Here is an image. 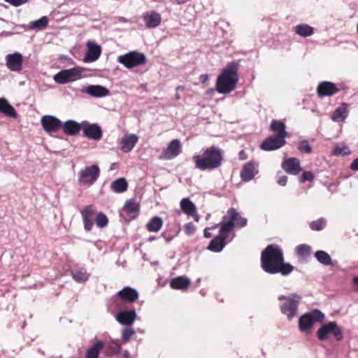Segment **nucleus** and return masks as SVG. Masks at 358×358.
<instances>
[{
  "label": "nucleus",
  "mask_w": 358,
  "mask_h": 358,
  "mask_svg": "<svg viewBox=\"0 0 358 358\" xmlns=\"http://www.w3.org/2000/svg\"><path fill=\"white\" fill-rule=\"evenodd\" d=\"M298 150L303 153L310 154L313 152L311 146L309 145L308 141L303 140L299 141Z\"/></svg>",
  "instance_id": "45"
},
{
  "label": "nucleus",
  "mask_w": 358,
  "mask_h": 358,
  "mask_svg": "<svg viewBox=\"0 0 358 358\" xmlns=\"http://www.w3.org/2000/svg\"><path fill=\"white\" fill-rule=\"evenodd\" d=\"M163 225V221L161 217L155 216L152 217L146 224V229L150 232L159 231Z\"/></svg>",
  "instance_id": "35"
},
{
  "label": "nucleus",
  "mask_w": 358,
  "mask_h": 358,
  "mask_svg": "<svg viewBox=\"0 0 358 358\" xmlns=\"http://www.w3.org/2000/svg\"><path fill=\"white\" fill-rule=\"evenodd\" d=\"M331 334L337 341H341L343 338V331L336 322L322 324L318 329L317 336L320 341H325Z\"/></svg>",
  "instance_id": "8"
},
{
  "label": "nucleus",
  "mask_w": 358,
  "mask_h": 358,
  "mask_svg": "<svg viewBox=\"0 0 358 358\" xmlns=\"http://www.w3.org/2000/svg\"><path fill=\"white\" fill-rule=\"evenodd\" d=\"M117 296L122 302L132 303L138 299L139 294L132 287H124L117 293Z\"/></svg>",
  "instance_id": "17"
},
{
  "label": "nucleus",
  "mask_w": 358,
  "mask_h": 358,
  "mask_svg": "<svg viewBox=\"0 0 358 358\" xmlns=\"http://www.w3.org/2000/svg\"><path fill=\"white\" fill-rule=\"evenodd\" d=\"M324 314L319 310L306 313L301 315L299 320V328L302 332H308L316 322L322 321Z\"/></svg>",
  "instance_id": "7"
},
{
  "label": "nucleus",
  "mask_w": 358,
  "mask_h": 358,
  "mask_svg": "<svg viewBox=\"0 0 358 358\" xmlns=\"http://www.w3.org/2000/svg\"><path fill=\"white\" fill-rule=\"evenodd\" d=\"M82 72L80 67L62 70L54 76V80L57 83L66 84L80 79Z\"/></svg>",
  "instance_id": "10"
},
{
  "label": "nucleus",
  "mask_w": 358,
  "mask_h": 358,
  "mask_svg": "<svg viewBox=\"0 0 358 358\" xmlns=\"http://www.w3.org/2000/svg\"><path fill=\"white\" fill-rule=\"evenodd\" d=\"M227 215L229 220H226L227 217L224 216L223 221L221 223H230L231 224V231L235 227L242 228L247 225V220L242 217L235 208H231L229 209Z\"/></svg>",
  "instance_id": "13"
},
{
  "label": "nucleus",
  "mask_w": 358,
  "mask_h": 358,
  "mask_svg": "<svg viewBox=\"0 0 358 358\" xmlns=\"http://www.w3.org/2000/svg\"><path fill=\"white\" fill-rule=\"evenodd\" d=\"M95 222L97 227L103 228L107 226L108 223V220L107 216L103 213L101 212L96 214Z\"/></svg>",
  "instance_id": "43"
},
{
  "label": "nucleus",
  "mask_w": 358,
  "mask_h": 358,
  "mask_svg": "<svg viewBox=\"0 0 358 358\" xmlns=\"http://www.w3.org/2000/svg\"><path fill=\"white\" fill-rule=\"evenodd\" d=\"M103 348V343L100 341H96L87 350L85 358H98Z\"/></svg>",
  "instance_id": "34"
},
{
  "label": "nucleus",
  "mask_w": 358,
  "mask_h": 358,
  "mask_svg": "<svg viewBox=\"0 0 358 358\" xmlns=\"http://www.w3.org/2000/svg\"><path fill=\"white\" fill-rule=\"evenodd\" d=\"M352 282H353L354 285H355L357 287V290H358V275L355 276L353 278Z\"/></svg>",
  "instance_id": "57"
},
{
  "label": "nucleus",
  "mask_w": 358,
  "mask_h": 358,
  "mask_svg": "<svg viewBox=\"0 0 358 358\" xmlns=\"http://www.w3.org/2000/svg\"><path fill=\"white\" fill-rule=\"evenodd\" d=\"M136 316L137 315L134 309L122 310L117 313L116 320L121 324L130 326L135 321Z\"/></svg>",
  "instance_id": "21"
},
{
  "label": "nucleus",
  "mask_w": 358,
  "mask_h": 358,
  "mask_svg": "<svg viewBox=\"0 0 358 358\" xmlns=\"http://www.w3.org/2000/svg\"><path fill=\"white\" fill-rule=\"evenodd\" d=\"M48 24V18L43 16L40 19L31 22L29 23V29L32 30H43L47 27Z\"/></svg>",
  "instance_id": "38"
},
{
  "label": "nucleus",
  "mask_w": 358,
  "mask_h": 358,
  "mask_svg": "<svg viewBox=\"0 0 358 358\" xmlns=\"http://www.w3.org/2000/svg\"><path fill=\"white\" fill-rule=\"evenodd\" d=\"M22 56L20 53L8 55L6 57V65L13 71H20L22 65Z\"/></svg>",
  "instance_id": "23"
},
{
  "label": "nucleus",
  "mask_w": 358,
  "mask_h": 358,
  "mask_svg": "<svg viewBox=\"0 0 358 358\" xmlns=\"http://www.w3.org/2000/svg\"><path fill=\"white\" fill-rule=\"evenodd\" d=\"M184 231L188 236L193 235L196 231V226L192 222L187 223L184 225Z\"/></svg>",
  "instance_id": "48"
},
{
  "label": "nucleus",
  "mask_w": 358,
  "mask_h": 358,
  "mask_svg": "<svg viewBox=\"0 0 358 358\" xmlns=\"http://www.w3.org/2000/svg\"><path fill=\"white\" fill-rule=\"evenodd\" d=\"M295 32L303 37L310 36L314 33V29L307 24H300L295 27Z\"/></svg>",
  "instance_id": "37"
},
{
  "label": "nucleus",
  "mask_w": 358,
  "mask_h": 358,
  "mask_svg": "<svg viewBox=\"0 0 358 358\" xmlns=\"http://www.w3.org/2000/svg\"><path fill=\"white\" fill-rule=\"evenodd\" d=\"M286 143L285 139L273 135L266 138L262 143L261 148L266 151H272L278 150Z\"/></svg>",
  "instance_id": "16"
},
{
  "label": "nucleus",
  "mask_w": 358,
  "mask_h": 358,
  "mask_svg": "<svg viewBox=\"0 0 358 358\" xmlns=\"http://www.w3.org/2000/svg\"><path fill=\"white\" fill-rule=\"evenodd\" d=\"M219 234L210 242L208 249L214 252H219L222 250L226 245L225 240L231 232V224L230 223H220Z\"/></svg>",
  "instance_id": "4"
},
{
  "label": "nucleus",
  "mask_w": 358,
  "mask_h": 358,
  "mask_svg": "<svg viewBox=\"0 0 358 358\" xmlns=\"http://www.w3.org/2000/svg\"><path fill=\"white\" fill-rule=\"evenodd\" d=\"M281 166L286 173L291 175H297L301 171L300 161L296 157L285 159Z\"/></svg>",
  "instance_id": "19"
},
{
  "label": "nucleus",
  "mask_w": 358,
  "mask_h": 358,
  "mask_svg": "<svg viewBox=\"0 0 358 358\" xmlns=\"http://www.w3.org/2000/svg\"><path fill=\"white\" fill-rule=\"evenodd\" d=\"M80 213L85 231H91L94 225L93 220L96 215L94 206L92 205L85 206Z\"/></svg>",
  "instance_id": "18"
},
{
  "label": "nucleus",
  "mask_w": 358,
  "mask_h": 358,
  "mask_svg": "<svg viewBox=\"0 0 358 358\" xmlns=\"http://www.w3.org/2000/svg\"><path fill=\"white\" fill-rule=\"evenodd\" d=\"M348 104L343 103L341 106L334 110L331 119L335 122L343 121L348 116Z\"/></svg>",
  "instance_id": "33"
},
{
  "label": "nucleus",
  "mask_w": 358,
  "mask_h": 358,
  "mask_svg": "<svg viewBox=\"0 0 358 358\" xmlns=\"http://www.w3.org/2000/svg\"><path fill=\"white\" fill-rule=\"evenodd\" d=\"M238 158L240 160H245L248 158V155L244 150H241L238 152Z\"/></svg>",
  "instance_id": "53"
},
{
  "label": "nucleus",
  "mask_w": 358,
  "mask_h": 358,
  "mask_svg": "<svg viewBox=\"0 0 358 358\" xmlns=\"http://www.w3.org/2000/svg\"><path fill=\"white\" fill-rule=\"evenodd\" d=\"M184 90H185V87L183 86H181V85L178 86L176 87V95H175L176 100H180V95L178 93V91H180H180H183Z\"/></svg>",
  "instance_id": "52"
},
{
  "label": "nucleus",
  "mask_w": 358,
  "mask_h": 358,
  "mask_svg": "<svg viewBox=\"0 0 358 358\" xmlns=\"http://www.w3.org/2000/svg\"><path fill=\"white\" fill-rule=\"evenodd\" d=\"M124 355V358H129V352H128L127 351H125V352H124V355Z\"/></svg>",
  "instance_id": "58"
},
{
  "label": "nucleus",
  "mask_w": 358,
  "mask_h": 358,
  "mask_svg": "<svg viewBox=\"0 0 358 358\" xmlns=\"http://www.w3.org/2000/svg\"><path fill=\"white\" fill-rule=\"evenodd\" d=\"M195 166L201 171L214 170L222 165L223 156L221 150L216 146H210L203 150L201 155L193 156Z\"/></svg>",
  "instance_id": "3"
},
{
  "label": "nucleus",
  "mask_w": 358,
  "mask_h": 358,
  "mask_svg": "<svg viewBox=\"0 0 358 358\" xmlns=\"http://www.w3.org/2000/svg\"><path fill=\"white\" fill-rule=\"evenodd\" d=\"M136 334L135 330L131 327H127L122 330V340L123 343H127L130 341L131 336Z\"/></svg>",
  "instance_id": "44"
},
{
  "label": "nucleus",
  "mask_w": 358,
  "mask_h": 358,
  "mask_svg": "<svg viewBox=\"0 0 358 358\" xmlns=\"http://www.w3.org/2000/svg\"><path fill=\"white\" fill-rule=\"evenodd\" d=\"M120 350V345L118 344H115V346L113 348V353L117 354Z\"/></svg>",
  "instance_id": "56"
},
{
  "label": "nucleus",
  "mask_w": 358,
  "mask_h": 358,
  "mask_svg": "<svg viewBox=\"0 0 358 358\" xmlns=\"http://www.w3.org/2000/svg\"><path fill=\"white\" fill-rule=\"evenodd\" d=\"M63 131L69 136H76L82 129V124H79L74 120H67L62 123Z\"/></svg>",
  "instance_id": "27"
},
{
  "label": "nucleus",
  "mask_w": 358,
  "mask_h": 358,
  "mask_svg": "<svg viewBox=\"0 0 358 358\" xmlns=\"http://www.w3.org/2000/svg\"><path fill=\"white\" fill-rule=\"evenodd\" d=\"M0 113L14 119L17 117V113L14 107L4 98H0Z\"/></svg>",
  "instance_id": "31"
},
{
  "label": "nucleus",
  "mask_w": 358,
  "mask_h": 358,
  "mask_svg": "<svg viewBox=\"0 0 358 358\" xmlns=\"http://www.w3.org/2000/svg\"><path fill=\"white\" fill-rule=\"evenodd\" d=\"M350 169L354 171H358V157L354 159L351 163Z\"/></svg>",
  "instance_id": "51"
},
{
  "label": "nucleus",
  "mask_w": 358,
  "mask_h": 358,
  "mask_svg": "<svg viewBox=\"0 0 358 358\" xmlns=\"http://www.w3.org/2000/svg\"><path fill=\"white\" fill-rule=\"evenodd\" d=\"M257 173L258 171L256 169L255 164L253 162H248L243 166L240 176L243 181L248 182L252 180Z\"/></svg>",
  "instance_id": "26"
},
{
  "label": "nucleus",
  "mask_w": 358,
  "mask_h": 358,
  "mask_svg": "<svg viewBox=\"0 0 358 358\" xmlns=\"http://www.w3.org/2000/svg\"><path fill=\"white\" fill-rule=\"evenodd\" d=\"M128 184L124 178L114 180L110 185V189L116 193H122L127 189Z\"/></svg>",
  "instance_id": "36"
},
{
  "label": "nucleus",
  "mask_w": 358,
  "mask_h": 358,
  "mask_svg": "<svg viewBox=\"0 0 358 358\" xmlns=\"http://www.w3.org/2000/svg\"><path fill=\"white\" fill-rule=\"evenodd\" d=\"M315 257L317 259V260L326 266H330L333 265L332 260L329 255L323 251V250H318L315 252Z\"/></svg>",
  "instance_id": "40"
},
{
  "label": "nucleus",
  "mask_w": 358,
  "mask_h": 358,
  "mask_svg": "<svg viewBox=\"0 0 358 358\" xmlns=\"http://www.w3.org/2000/svg\"><path fill=\"white\" fill-rule=\"evenodd\" d=\"M143 18L146 27L148 28L157 27L162 22L161 15L155 10L145 13Z\"/></svg>",
  "instance_id": "22"
},
{
  "label": "nucleus",
  "mask_w": 358,
  "mask_h": 358,
  "mask_svg": "<svg viewBox=\"0 0 358 358\" xmlns=\"http://www.w3.org/2000/svg\"><path fill=\"white\" fill-rule=\"evenodd\" d=\"M208 94H211L213 93V90L210 89V90H208L206 92Z\"/></svg>",
  "instance_id": "59"
},
{
  "label": "nucleus",
  "mask_w": 358,
  "mask_h": 358,
  "mask_svg": "<svg viewBox=\"0 0 358 358\" xmlns=\"http://www.w3.org/2000/svg\"><path fill=\"white\" fill-rule=\"evenodd\" d=\"M341 90V88L338 87L335 83L330 81H322L317 87V94L319 98L332 96Z\"/></svg>",
  "instance_id": "12"
},
{
  "label": "nucleus",
  "mask_w": 358,
  "mask_h": 358,
  "mask_svg": "<svg viewBox=\"0 0 358 358\" xmlns=\"http://www.w3.org/2000/svg\"><path fill=\"white\" fill-rule=\"evenodd\" d=\"M43 129L48 132H57L62 127V122L58 118L52 115H44L41 120Z\"/></svg>",
  "instance_id": "15"
},
{
  "label": "nucleus",
  "mask_w": 358,
  "mask_h": 358,
  "mask_svg": "<svg viewBox=\"0 0 358 358\" xmlns=\"http://www.w3.org/2000/svg\"><path fill=\"white\" fill-rule=\"evenodd\" d=\"M138 140V138L135 134L125 135L121 141V150L124 152H130L136 145Z\"/></svg>",
  "instance_id": "30"
},
{
  "label": "nucleus",
  "mask_w": 358,
  "mask_h": 358,
  "mask_svg": "<svg viewBox=\"0 0 358 358\" xmlns=\"http://www.w3.org/2000/svg\"><path fill=\"white\" fill-rule=\"evenodd\" d=\"M287 182V177L286 176H282L279 177L278 179V184L281 186H285Z\"/></svg>",
  "instance_id": "50"
},
{
  "label": "nucleus",
  "mask_w": 358,
  "mask_h": 358,
  "mask_svg": "<svg viewBox=\"0 0 358 358\" xmlns=\"http://www.w3.org/2000/svg\"><path fill=\"white\" fill-rule=\"evenodd\" d=\"M261 266L270 274L281 273L287 275L294 271V266L284 262L283 252L276 244H270L262 252Z\"/></svg>",
  "instance_id": "1"
},
{
  "label": "nucleus",
  "mask_w": 358,
  "mask_h": 358,
  "mask_svg": "<svg viewBox=\"0 0 358 358\" xmlns=\"http://www.w3.org/2000/svg\"><path fill=\"white\" fill-rule=\"evenodd\" d=\"M191 285V281L187 278L179 276L173 278L170 282V286L173 289H187Z\"/></svg>",
  "instance_id": "32"
},
{
  "label": "nucleus",
  "mask_w": 358,
  "mask_h": 358,
  "mask_svg": "<svg viewBox=\"0 0 358 358\" xmlns=\"http://www.w3.org/2000/svg\"><path fill=\"white\" fill-rule=\"evenodd\" d=\"M285 124L282 120H272L270 125V129L271 131L275 134V136L282 138L284 139H285V138L288 136L285 130Z\"/></svg>",
  "instance_id": "29"
},
{
  "label": "nucleus",
  "mask_w": 358,
  "mask_h": 358,
  "mask_svg": "<svg viewBox=\"0 0 358 358\" xmlns=\"http://www.w3.org/2000/svg\"><path fill=\"white\" fill-rule=\"evenodd\" d=\"M295 251L297 257L306 259L311 254V247L307 244H301L296 246Z\"/></svg>",
  "instance_id": "39"
},
{
  "label": "nucleus",
  "mask_w": 358,
  "mask_h": 358,
  "mask_svg": "<svg viewBox=\"0 0 358 358\" xmlns=\"http://www.w3.org/2000/svg\"><path fill=\"white\" fill-rule=\"evenodd\" d=\"M332 154L335 156H345L350 154V150L346 146H335Z\"/></svg>",
  "instance_id": "46"
},
{
  "label": "nucleus",
  "mask_w": 358,
  "mask_h": 358,
  "mask_svg": "<svg viewBox=\"0 0 358 358\" xmlns=\"http://www.w3.org/2000/svg\"><path fill=\"white\" fill-rule=\"evenodd\" d=\"M217 225H215L214 227H212L211 228H206L204 230V236L206 238H210L211 237V234L208 231L209 229H215Z\"/></svg>",
  "instance_id": "54"
},
{
  "label": "nucleus",
  "mask_w": 358,
  "mask_h": 358,
  "mask_svg": "<svg viewBox=\"0 0 358 358\" xmlns=\"http://www.w3.org/2000/svg\"><path fill=\"white\" fill-rule=\"evenodd\" d=\"M117 62L127 69H133L144 65L147 62L145 54L138 51H131L124 55H120L117 59Z\"/></svg>",
  "instance_id": "5"
},
{
  "label": "nucleus",
  "mask_w": 358,
  "mask_h": 358,
  "mask_svg": "<svg viewBox=\"0 0 358 358\" xmlns=\"http://www.w3.org/2000/svg\"><path fill=\"white\" fill-rule=\"evenodd\" d=\"M84 136L89 139L99 141L103 136L101 128L96 124H90L87 122L82 123Z\"/></svg>",
  "instance_id": "14"
},
{
  "label": "nucleus",
  "mask_w": 358,
  "mask_h": 358,
  "mask_svg": "<svg viewBox=\"0 0 358 358\" xmlns=\"http://www.w3.org/2000/svg\"><path fill=\"white\" fill-rule=\"evenodd\" d=\"M199 80L201 83H204L208 80V76L207 74H202L200 76Z\"/></svg>",
  "instance_id": "55"
},
{
  "label": "nucleus",
  "mask_w": 358,
  "mask_h": 358,
  "mask_svg": "<svg viewBox=\"0 0 358 358\" xmlns=\"http://www.w3.org/2000/svg\"><path fill=\"white\" fill-rule=\"evenodd\" d=\"M100 169L97 165H92L81 170L78 173V182L82 185H92L98 179Z\"/></svg>",
  "instance_id": "9"
},
{
  "label": "nucleus",
  "mask_w": 358,
  "mask_h": 358,
  "mask_svg": "<svg viewBox=\"0 0 358 358\" xmlns=\"http://www.w3.org/2000/svg\"><path fill=\"white\" fill-rule=\"evenodd\" d=\"M181 210L188 216H192L196 222H199V216L194 203L188 198L182 199L180 203Z\"/></svg>",
  "instance_id": "20"
},
{
  "label": "nucleus",
  "mask_w": 358,
  "mask_h": 358,
  "mask_svg": "<svg viewBox=\"0 0 358 358\" xmlns=\"http://www.w3.org/2000/svg\"><path fill=\"white\" fill-rule=\"evenodd\" d=\"M182 152V145L178 139L172 140L166 149H164L159 159L161 160H170L176 158Z\"/></svg>",
  "instance_id": "11"
},
{
  "label": "nucleus",
  "mask_w": 358,
  "mask_h": 358,
  "mask_svg": "<svg viewBox=\"0 0 358 358\" xmlns=\"http://www.w3.org/2000/svg\"><path fill=\"white\" fill-rule=\"evenodd\" d=\"M140 210V205L134 199H130L124 204L122 212L130 218H134L137 216Z\"/></svg>",
  "instance_id": "28"
},
{
  "label": "nucleus",
  "mask_w": 358,
  "mask_h": 358,
  "mask_svg": "<svg viewBox=\"0 0 358 358\" xmlns=\"http://www.w3.org/2000/svg\"><path fill=\"white\" fill-rule=\"evenodd\" d=\"M93 97H103L110 94V91L102 85H89L83 91Z\"/></svg>",
  "instance_id": "25"
},
{
  "label": "nucleus",
  "mask_w": 358,
  "mask_h": 358,
  "mask_svg": "<svg viewBox=\"0 0 358 358\" xmlns=\"http://www.w3.org/2000/svg\"><path fill=\"white\" fill-rule=\"evenodd\" d=\"M73 278L78 282H84L88 280L90 275L85 269H76L71 271Z\"/></svg>",
  "instance_id": "41"
},
{
  "label": "nucleus",
  "mask_w": 358,
  "mask_h": 358,
  "mask_svg": "<svg viewBox=\"0 0 358 358\" xmlns=\"http://www.w3.org/2000/svg\"><path fill=\"white\" fill-rule=\"evenodd\" d=\"M87 51L85 59V62H93L96 61L101 53V48L96 43L88 41L87 43Z\"/></svg>",
  "instance_id": "24"
},
{
  "label": "nucleus",
  "mask_w": 358,
  "mask_h": 358,
  "mask_svg": "<svg viewBox=\"0 0 358 358\" xmlns=\"http://www.w3.org/2000/svg\"><path fill=\"white\" fill-rule=\"evenodd\" d=\"M357 31L358 32V23H357Z\"/></svg>",
  "instance_id": "60"
},
{
  "label": "nucleus",
  "mask_w": 358,
  "mask_h": 358,
  "mask_svg": "<svg viewBox=\"0 0 358 358\" xmlns=\"http://www.w3.org/2000/svg\"><path fill=\"white\" fill-rule=\"evenodd\" d=\"M4 1L15 7H18L22 4L26 3L28 1V0H4Z\"/></svg>",
  "instance_id": "49"
},
{
  "label": "nucleus",
  "mask_w": 358,
  "mask_h": 358,
  "mask_svg": "<svg viewBox=\"0 0 358 358\" xmlns=\"http://www.w3.org/2000/svg\"><path fill=\"white\" fill-rule=\"evenodd\" d=\"M309 225L312 230L320 231L325 228L327 225V221L324 218H320L317 220L311 222Z\"/></svg>",
  "instance_id": "42"
},
{
  "label": "nucleus",
  "mask_w": 358,
  "mask_h": 358,
  "mask_svg": "<svg viewBox=\"0 0 358 358\" xmlns=\"http://www.w3.org/2000/svg\"><path fill=\"white\" fill-rule=\"evenodd\" d=\"M315 179V175L311 171H304L299 178L301 182L304 183L306 181H313Z\"/></svg>",
  "instance_id": "47"
},
{
  "label": "nucleus",
  "mask_w": 358,
  "mask_h": 358,
  "mask_svg": "<svg viewBox=\"0 0 358 358\" xmlns=\"http://www.w3.org/2000/svg\"><path fill=\"white\" fill-rule=\"evenodd\" d=\"M280 301H285L280 305L281 312L287 315L289 320H291L296 315L300 297L296 295L280 296L278 297Z\"/></svg>",
  "instance_id": "6"
},
{
  "label": "nucleus",
  "mask_w": 358,
  "mask_h": 358,
  "mask_svg": "<svg viewBox=\"0 0 358 358\" xmlns=\"http://www.w3.org/2000/svg\"><path fill=\"white\" fill-rule=\"evenodd\" d=\"M238 67V63L232 62L222 69L215 83V89L218 93L227 94L235 90L239 78Z\"/></svg>",
  "instance_id": "2"
}]
</instances>
